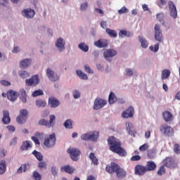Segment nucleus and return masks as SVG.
<instances>
[{
    "mask_svg": "<svg viewBox=\"0 0 180 180\" xmlns=\"http://www.w3.org/2000/svg\"><path fill=\"white\" fill-rule=\"evenodd\" d=\"M40 83V79H39V75H34L30 79H27L25 80V85L27 86H36Z\"/></svg>",
    "mask_w": 180,
    "mask_h": 180,
    "instance_id": "nucleus-7",
    "label": "nucleus"
},
{
    "mask_svg": "<svg viewBox=\"0 0 180 180\" xmlns=\"http://www.w3.org/2000/svg\"><path fill=\"white\" fill-rule=\"evenodd\" d=\"M94 45L96 47H98V49H103L109 46V42L108 39H98L94 42Z\"/></svg>",
    "mask_w": 180,
    "mask_h": 180,
    "instance_id": "nucleus-16",
    "label": "nucleus"
},
{
    "mask_svg": "<svg viewBox=\"0 0 180 180\" xmlns=\"http://www.w3.org/2000/svg\"><path fill=\"white\" fill-rule=\"evenodd\" d=\"M56 134L53 133L52 134H50L49 137L44 139V145L48 148H51V147L56 146Z\"/></svg>",
    "mask_w": 180,
    "mask_h": 180,
    "instance_id": "nucleus-4",
    "label": "nucleus"
},
{
    "mask_svg": "<svg viewBox=\"0 0 180 180\" xmlns=\"http://www.w3.org/2000/svg\"><path fill=\"white\" fill-rule=\"evenodd\" d=\"M167 0H160V3L158 4V6L160 8H163V6H165V5H167Z\"/></svg>",
    "mask_w": 180,
    "mask_h": 180,
    "instance_id": "nucleus-61",
    "label": "nucleus"
},
{
    "mask_svg": "<svg viewBox=\"0 0 180 180\" xmlns=\"http://www.w3.org/2000/svg\"><path fill=\"white\" fill-rule=\"evenodd\" d=\"M20 148L23 151H26L29 150V148H32V143L29 142L28 141H23Z\"/></svg>",
    "mask_w": 180,
    "mask_h": 180,
    "instance_id": "nucleus-29",
    "label": "nucleus"
},
{
    "mask_svg": "<svg viewBox=\"0 0 180 180\" xmlns=\"http://www.w3.org/2000/svg\"><path fill=\"white\" fill-rule=\"evenodd\" d=\"M27 169V165L26 164L22 165L17 170L18 174H22V172H26Z\"/></svg>",
    "mask_w": 180,
    "mask_h": 180,
    "instance_id": "nucleus-42",
    "label": "nucleus"
},
{
    "mask_svg": "<svg viewBox=\"0 0 180 180\" xmlns=\"http://www.w3.org/2000/svg\"><path fill=\"white\" fill-rule=\"evenodd\" d=\"M63 126L65 127V129H72V121L71 120H66Z\"/></svg>",
    "mask_w": 180,
    "mask_h": 180,
    "instance_id": "nucleus-43",
    "label": "nucleus"
},
{
    "mask_svg": "<svg viewBox=\"0 0 180 180\" xmlns=\"http://www.w3.org/2000/svg\"><path fill=\"white\" fill-rule=\"evenodd\" d=\"M139 40L143 49H147V47H148V42H147V39H146V38L142 37H139Z\"/></svg>",
    "mask_w": 180,
    "mask_h": 180,
    "instance_id": "nucleus-32",
    "label": "nucleus"
},
{
    "mask_svg": "<svg viewBox=\"0 0 180 180\" xmlns=\"http://www.w3.org/2000/svg\"><path fill=\"white\" fill-rule=\"evenodd\" d=\"M84 70H85L86 72H87L88 74L94 73V71L91 69V68L89 65H85Z\"/></svg>",
    "mask_w": 180,
    "mask_h": 180,
    "instance_id": "nucleus-58",
    "label": "nucleus"
},
{
    "mask_svg": "<svg viewBox=\"0 0 180 180\" xmlns=\"http://www.w3.org/2000/svg\"><path fill=\"white\" fill-rule=\"evenodd\" d=\"M87 8H88V3H86V2L82 4L80 6V11H86Z\"/></svg>",
    "mask_w": 180,
    "mask_h": 180,
    "instance_id": "nucleus-57",
    "label": "nucleus"
},
{
    "mask_svg": "<svg viewBox=\"0 0 180 180\" xmlns=\"http://www.w3.org/2000/svg\"><path fill=\"white\" fill-rule=\"evenodd\" d=\"M6 155V151L4 148H0V158H4Z\"/></svg>",
    "mask_w": 180,
    "mask_h": 180,
    "instance_id": "nucleus-60",
    "label": "nucleus"
},
{
    "mask_svg": "<svg viewBox=\"0 0 180 180\" xmlns=\"http://www.w3.org/2000/svg\"><path fill=\"white\" fill-rule=\"evenodd\" d=\"M47 105L45 101L44 100H37L36 101V105L38 108H44Z\"/></svg>",
    "mask_w": 180,
    "mask_h": 180,
    "instance_id": "nucleus-40",
    "label": "nucleus"
},
{
    "mask_svg": "<svg viewBox=\"0 0 180 180\" xmlns=\"http://www.w3.org/2000/svg\"><path fill=\"white\" fill-rule=\"evenodd\" d=\"M155 39L157 41H159V43H161L163 40L162 31L159 25H155Z\"/></svg>",
    "mask_w": 180,
    "mask_h": 180,
    "instance_id": "nucleus-11",
    "label": "nucleus"
},
{
    "mask_svg": "<svg viewBox=\"0 0 180 180\" xmlns=\"http://www.w3.org/2000/svg\"><path fill=\"white\" fill-rule=\"evenodd\" d=\"M163 164L167 168H170L171 169H174L176 165L175 164V160L171 157H167L163 160Z\"/></svg>",
    "mask_w": 180,
    "mask_h": 180,
    "instance_id": "nucleus-10",
    "label": "nucleus"
},
{
    "mask_svg": "<svg viewBox=\"0 0 180 180\" xmlns=\"http://www.w3.org/2000/svg\"><path fill=\"white\" fill-rule=\"evenodd\" d=\"M41 95H44L43 90L41 89H38L37 91H34L32 94V96L34 98H36V96H41Z\"/></svg>",
    "mask_w": 180,
    "mask_h": 180,
    "instance_id": "nucleus-44",
    "label": "nucleus"
},
{
    "mask_svg": "<svg viewBox=\"0 0 180 180\" xmlns=\"http://www.w3.org/2000/svg\"><path fill=\"white\" fill-rule=\"evenodd\" d=\"M19 98L22 103H26L27 102V95L26 94V91L21 89L18 93Z\"/></svg>",
    "mask_w": 180,
    "mask_h": 180,
    "instance_id": "nucleus-24",
    "label": "nucleus"
},
{
    "mask_svg": "<svg viewBox=\"0 0 180 180\" xmlns=\"http://www.w3.org/2000/svg\"><path fill=\"white\" fill-rule=\"evenodd\" d=\"M46 75L51 81H58V76L54 73V71L51 70V68H48L46 70Z\"/></svg>",
    "mask_w": 180,
    "mask_h": 180,
    "instance_id": "nucleus-19",
    "label": "nucleus"
},
{
    "mask_svg": "<svg viewBox=\"0 0 180 180\" xmlns=\"http://www.w3.org/2000/svg\"><path fill=\"white\" fill-rule=\"evenodd\" d=\"M105 171L108 172V174H115L117 178L119 179L126 178V175H127L126 170L115 162H111L110 165H107Z\"/></svg>",
    "mask_w": 180,
    "mask_h": 180,
    "instance_id": "nucleus-2",
    "label": "nucleus"
},
{
    "mask_svg": "<svg viewBox=\"0 0 180 180\" xmlns=\"http://www.w3.org/2000/svg\"><path fill=\"white\" fill-rule=\"evenodd\" d=\"M145 168L146 169V172L148 171H154L157 168V165L153 161H148Z\"/></svg>",
    "mask_w": 180,
    "mask_h": 180,
    "instance_id": "nucleus-25",
    "label": "nucleus"
},
{
    "mask_svg": "<svg viewBox=\"0 0 180 180\" xmlns=\"http://www.w3.org/2000/svg\"><path fill=\"white\" fill-rule=\"evenodd\" d=\"M68 153L70 154V157L72 161H78L79 156L81 155V150L76 148H72L68 149Z\"/></svg>",
    "mask_w": 180,
    "mask_h": 180,
    "instance_id": "nucleus-5",
    "label": "nucleus"
},
{
    "mask_svg": "<svg viewBox=\"0 0 180 180\" xmlns=\"http://www.w3.org/2000/svg\"><path fill=\"white\" fill-rule=\"evenodd\" d=\"M174 153H175V154H179L180 153V146L178 143H175L174 145Z\"/></svg>",
    "mask_w": 180,
    "mask_h": 180,
    "instance_id": "nucleus-47",
    "label": "nucleus"
},
{
    "mask_svg": "<svg viewBox=\"0 0 180 180\" xmlns=\"http://www.w3.org/2000/svg\"><path fill=\"white\" fill-rule=\"evenodd\" d=\"M116 54H117V51L113 49H106L103 52V56L108 61H110L109 58H110V57H115Z\"/></svg>",
    "mask_w": 180,
    "mask_h": 180,
    "instance_id": "nucleus-15",
    "label": "nucleus"
},
{
    "mask_svg": "<svg viewBox=\"0 0 180 180\" xmlns=\"http://www.w3.org/2000/svg\"><path fill=\"white\" fill-rule=\"evenodd\" d=\"M33 178L35 180H41V175H40L37 172H34Z\"/></svg>",
    "mask_w": 180,
    "mask_h": 180,
    "instance_id": "nucleus-50",
    "label": "nucleus"
},
{
    "mask_svg": "<svg viewBox=\"0 0 180 180\" xmlns=\"http://www.w3.org/2000/svg\"><path fill=\"white\" fill-rule=\"evenodd\" d=\"M150 50H151V51H154V53H157V51H158V49H160V44H156L155 45V46H150L149 47Z\"/></svg>",
    "mask_w": 180,
    "mask_h": 180,
    "instance_id": "nucleus-48",
    "label": "nucleus"
},
{
    "mask_svg": "<svg viewBox=\"0 0 180 180\" xmlns=\"http://www.w3.org/2000/svg\"><path fill=\"white\" fill-rule=\"evenodd\" d=\"M22 14L24 18H26L27 19H33L36 13L34 12V10L32 8H26L22 11Z\"/></svg>",
    "mask_w": 180,
    "mask_h": 180,
    "instance_id": "nucleus-12",
    "label": "nucleus"
},
{
    "mask_svg": "<svg viewBox=\"0 0 180 180\" xmlns=\"http://www.w3.org/2000/svg\"><path fill=\"white\" fill-rule=\"evenodd\" d=\"M19 75L21 78H27V77H29V73L24 70L21 71Z\"/></svg>",
    "mask_w": 180,
    "mask_h": 180,
    "instance_id": "nucleus-53",
    "label": "nucleus"
},
{
    "mask_svg": "<svg viewBox=\"0 0 180 180\" xmlns=\"http://www.w3.org/2000/svg\"><path fill=\"white\" fill-rule=\"evenodd\" d=\"M55 122L56 115H51L49 116V121L45 119H42L39 120V124H40V126H46V127L50 129V127H54Z\"/></svg>",
    "mask_w": 180,
    "mask_h": 180,
    "instance_id": "nucleus-3",
    "label": "nucleus"
},
{
    "mask_svg": "<svg viewBox=\"0 0 180 180\" xmlns=\"http://www.w3.org/2000/svg\"><path fill=\"white\" fill-rule=\"evenodd\" d=\"M77 75L79 78H81V79H88V75L82 72L81 70H77Z\"/></svg>",
    "mask_w": 180,
    "mask_h": 180,
    "instance_id": "nucleus-41",
    "label": "nucleus"
},
{
    "mask_svg": "<svg viewBox=\"0 0 180 180\" xmlns=\"http://www.w3.org/2000/svg\"><path fill=\"white\" fill-rule=\"evenodd\" d=\"M127 77H131L133 75V70L130 68L126 69Z\"/></svg>",
    "mask_w": 180,
    "mask_h": 180,
    "instance_id": "nucleus-62",
    "label": "nucleus"
},
{
    "mask_svg": "<svg viewBox=\"0 0 180 180\" xmlns=\"http://www.w3.org/2000/svg\"><path fill=\"white\" fill-rule=\"evenodd\" d=\"M32 155H34L38 161H43V155L41 154V153L34 150L32 152Z\"/></svg>",
    "mask_w": 180,
    "mask_h": 180,
    "instance_id": "nucleus-35",
    "label": "nucleus"
},
{
    "mask_svg": "<svg viewBox=\"0 0 180 180\" xmlns=\"http://www.w3.org/2000/svg\"><path fill=\"white\" fill-rule=\"evenodd\" d=\"M108 144L110 146V150L112 153H116V154L121 157H126L127 155V152H126L124 148H122V143L115 136H110L108 139Z\"/></svg>",
    "mask_w": 180,
    "mask_h": 180,
    "instance_id": "nucleus-1",
    "label": "nucleus"
},
{
    "mask_svg": "<svg viewBox=\"0 0 180 180\" xmlns=\"http://www.w3.org/2000/svg\"><path fill=\"white\" fill-rule=\"evenodd\" d=\"M141 160V156L136 155L131 158V161H140Z\"/></svg>",
    "mask_w": 180,
    "mask_h": 180,
    "instance_id": "nucleus-56",
    "label": "nucleus"
},
{
    "mask_svg": "<svg viewBox=\"0 0 180 180\" xmlns=\"http://www.w3.org/2000/svg\"><path fill=\"white\" fill-rule=\"evenodd\" d=\"M0 84L3 85L4 86H11V82L6 81V80H1Z\"/></svg>",
    "mask_w": 180,
    "mask_h": 180,
    "instance_id": "nucleus-59",
    "label": "nucleus"
},
{
    "mask_svg": "<svg viewBox=\"0 0 180 180\" xmlns=\"http://www.w3.org/2000/svg\"><path fill=\"white\" fill-rule=\"evenodd\" d=\"M60 171L62 172H66V174H70V175H72V174L75 172V168L71 167L70 165H67L65 166H62L60 168Z\"/></svg>",
    "mask_w": 180,
    "mask_h": 180,
    "instance_id": "nucleus-20",
    "label": "nucleus"
},
{
    "mask_svg": "<svg viewBox=\"0 0 180 180\" xmlns=\"http://www.w3.org/2000/svg\"><path fill=\"white\" fill-rule=\"evenodd\" d=\"M134 115V108L132 106L129 107L127 110L123 111L122 116L124 119H129V117H133Z\"/></svg>",
    "mask_w": 180,
    "mask_h": 180,
    "instance_id": "nucleus-14",
    "label": "nucleus"
},
{
    "mask_svg": "<svg viewBox=\"0 0 180 180\" xmlns=\"http://www.w3.org/2000/svg\"><path fill=\"white\" fill-rule=\"evenodd\" d=\"M56 46L60 51L65 50V41H64V39L62 38L58 39L57 41L56 42Z\"/></svg>",
    "mask_w": 180,
    "mask_h": 180,
    "instance_id": "nucleus-22",
    "label": "nucleus"
},
{
    "mask_svg": "<svg viewBox=\"0 0 180 180\" xmlns=\"http://www.w3.org/2000/svg\"><path fill=\"white\" fill-rule=\"evenodd\" d=\"M170 75H171V71H169V70L168 69H165L162 71L161 78L162 80L167 79V78H168Z\"/></svg>",
    "mask_w": 180,
    "mask_h": 180,
    "instance_id": "nucleus-33",
    "label": "nucleus"
},
{
    "mask_svg": "<svg viewBox=\"0 0 180 180\" xmlns=\"http://www.w3.org/2000/svg\"><path fill=\"white\" fill-rule=\"evenodd\" d=\"M78 47L82 51H84V53H86L89 50V47L85 44V43H81L78 45Z\"/></svg>",
    "mask_w": 180,
    "mask_h": 180,
    "instance_id": "nucleus-38",
    "label": "nucleus"
},
{
    "mask_svg": "<svg viewBox=\"0 0 180 180\" xmlns=\"http://www.w3.org/2000/svg\"><path fill=\"white\" fill-rule=\"evenodd\" d=\"M38 167L41 171V169H46L47 168V163L44 161L41 162L39 163Z\"/></svg>",
    "mask_w": 180,
    "mask_h": 180,
    "instance_id": "nucleus-46",
    "label": "nucleus"
},
{
    "mask_svg": "<svg viewBox=\"0 0 180 180\" xmlns=\"http://www.w3.org/2000/svg\"><path fill=\"white\" fill-rule=\"evenodd\" d=\"M27 110L23 109L20 111V115L17 117L16 120L18 123L22 124L26 122V119H27Z\"/></svg>",
    "mask_w": 180,
    "mask_h": 180,
    "instance_id": "nucleus-8",
    "label": "nucleus"
},
{
    "mask_svg": "<svg viewBox=\"0 0 180 180\" xmlns=\"http://www.w3.org/2000/svg\"><path fill=\"white\" fill-rule=\"evenodd\" d=\"M162 117L165 122H171L172 120V114L168 111H165L162 113Z\"/></svg>",
    "mask_w": 180,
    "mask_h": 180,
    "instance_id": "nucleus-28",
    "label": "nucleus"
},
{
    "mask_svg": "<svg viewBox=\"0 0 180 180\" xmlns=\"http://www.w3.org/2000/svg\"><path fill=\"white\" fill-rule=\"evenodd\" d=\"M155 155V152L154 150H148V157L152 160V158H154Z\"/></svg>",
    "mask_w": 180,
    "mask_h": 180,
    "instance_id": "nucleus-49",
    "label": "nucleus"
},
{
    "mask_svg": "<svg viewBox=\"0 0 180 180\" xmlns=\"http://www.w3.org/2000/svg\"><path fill=\"white\" fill-rule=\"evenodd\" d=\"M127 12H129V9H127V8L124 6L118 11V13H120V15H123V13H127Z\"/></svg>",
    "mask_w": 180,
    "mask_h": 180,
    "instance_id": "nucleus-52",
    "label": "nucleus"
},
{
    "mask_svg": "<svg viewBox=\"0 0 180 180\" xmlns=\"http://www.w3.org/2000/svg\"><path fill=\"white\" fill-rule=\"evenodd\" d=\"M163 174H165V168L164 167V165L161 166L158 171V174L160 176L162 175Z\"/></svg>",
    "mask_w": 180,
    "mask_h": 180,
    "instance_id": "nucleus-54",
    "label": "nucleus"
},
{
    "mask_svg": "<svg viewBox=\"0 0 180 180\" xmlns=\"http://www.w3.org/2000/svg\"><path fill=\"white\" fill-rule=\"evenodd\" d=\"M51 173L53 176H56V175H57V169L56 168V167H51Z\"/></svg>",
    "mask_w": 180,
    "mask_h": 180,
    "instance_id": "nucleus-64",
    "label": "nucleus"
},
{
    "mask_svg": "<svg viewBox=\"0 0 180 180\" xmlns=\"http://www.w3.org/2000/svg\"><path fill=\"white\" fill-rule=\"evenodd\" d=\"M160 130L162 134L171 137L174 134V128L168 126L167 124H163L160 126Z\"/></svg>",
    "mask_w": 180,
    "mask_h": 180,
    "instance_id": "nucleus-6",
    "label": "nucleus"
},
{
    "mask_svg": "<svg viewBox=\"0 0 180 180\" xmlns=\"http://www.w3.org/2000/svg\"><path fill=\"white\" fill-rule=\"evenodd\" d=\"M89 158L93 162V164H94V165H98V158H96V156H95V153H91L89 155Z\"/></svg>",
    "mask_w": 180,
    "mask_h": 180,
    "instance_id": "nucleus-37",
    "label": "nucleus"
},
{
    "mask_svg": "<svg viewBox=\"0 0 180 180\" xmlns=\"http://www.w3.org/2000/svg\"><path fill=\"white\" fill-rule=\"evenodd\" d=\"M105 32L110 37H117V32L115 30H110V28H106Z\"/></svg>",
    "mask_w": 180,
    "mask_h": 180,
    "instance_id": "nucleus-34",
    "label": "nucleus"
},
{
    "mask_svg": "<svg viewBox=\"0 0 180 180\" xmlns=\"http://www.w3.org/2000/svg\"><path fill=\"white\" fill-rule=\"evenodd\" d=\"M49 105L51 108H58L60 106V101L56 99V97H51L49 98Z\"/></svg>",
    "mask_w": 180,
    "mask_h": 180,
    "instance_id": "nucleus-21",
    "label": "nucleus"
},
{
    "mask_svg": "<svg viewBox=\"0 0 180 180\" xmlns=\"http://www.w3.org/2000/svg\"><path fill=\"white\" fill-rule=\"evenodd\" d=\"M6 172V162L4 160L0 162V175H4Z\"/></svg>",
    "mask_w": 180,
    "mask_h": 180,
    "instance_id": "nucleus-31",
    "label": "nucleus"
},
{
    "mask_svg": "<svg viewBox=\"0 0 180 180\" xmlns=\"http://www.w3.org/2000/svg\"><path fill=\"white\" fill-rule=\"evenodd\" d=\"M146 150H148V143H144L139 147L140 151H146Z\"/></svg>",
    "mask_w": 180,
    "mask_h": 180,
    "instance_id": "nucleus-55",
    "label": "nucleus"
},
{
    "mask_svg": "<svg viewBox=\"0 0 180 180\" xmlns=\"http://www.w3.org/2000/svg\"><path fill=\"white\" fill-rule=\"evenodd\" d=\"M72 95L75 99H78V98L81 96V93H79L78 90H75L72 92Z\"/></svg>",
    "mask_w": 180,
    "mask_h": 180,
    "instance_id": "nucleus-51",
    "label": "nucleus"
},
{
    "mask_svg": "<svg viewBox=\"0 0 180 180\" xmlns=\"http://www.w3.org/2000/svg\"><path fill=\"white\" fill-rule=\"evenodd\" d=\"M156 18L160 23L162 25H165V22L164 21V13H160L157 14Z\"/></svg>",
    "mask_w": 180,
    "mask_h": 180,
    "instance_id": "nucleus-39",
    "label": "nucleus"
},
{
    "mask_svg": "<svg viewBox=\"0 0 180 180\" xmlns=\"http://www.w3.org/2000/svg\"><path fill=\"white\" fill-rule=\"evenodd\" d=\"M116 101H117L116 95L115 94V93L111 91L108 96V103H110V105H113V103H115Z\"/></svg>",
    "mask_w": 180,
    "mask_h": 180,
    "instance_id": "nucleus-30",
    "label": "nucleus"
},
{
    "mask_svg": "<svg viewBox=\"0 0 180 180\" xmlns=\"http://www.w3.org/2000/svg\"><path fill=\"white\" fill-rule=\"evenodd\" d=\"M81 139L84 141H90L89 132L82 134L81 136Z\"/></svg>",
    "mask_w": 180,
    "mask_h": 180,
    "instance_id": "nucleus-45",
    "label": "nucleus"
},
{
    "mask_svg": "<svg viewBox=\"0 0 180 180\" xmlns=\"http://www.w3.org/2000/svg\"><path fill=\"white\" fill-rule=\"evenodd\" d=\"M90 141H98V139H99V132L97 131H93L89 132Z\"/></svg>",
    "mask_w": 180,
    "mask_h": 180,
    "instance_id": "nucleus-27",
    "label": "nucleus"
},
{
    "mask_svg": "<svg viewBox=\"0 0 180 180\" xmlns=\"http://www.w3.org/2000/svg\"><path fill=\"white\" fill-rule=\"evenodd\" d=\"M119 36L120 37H130V36H131V33L130 32H127L124 30H122L120 32H119Z\"/></svg>",
    "mask_w": 180,
    "mask_h": 180,
    "instance_id": "nucleus-36",
    "label": "nucleus"
},
{
    "mask_svg": "<svg viewBox=\"0 0 180 180\" xmlns=\"http://www.w3.org/2000/svg\"><path fill=\"white\" fill-rule=\"evenodd\" d=\"M135 174L136 175H143L147 172V169H146V167L141 165H137L135 167Z\"/></svg>",
    "mask_w": 180,
    "mask_h": 180,
    "instance_id": "nucleus-18",
    "label": "nucleus"
},
{
    "mask_svg": "<svg viewBox=\"0 0 180 180\" xmlns=\"http://www.w3.org/2000/svg\"><path fill=\"white\" fill-rule=\"evenodd\" d=\"M168 5L170 16H172L173 19H176V16H178V11H176V6H175V4L173 3V1H169L168 2Z\"/></svg>",
    "mask_w": 180,
    "mask_h": 180,
    "instance_id": "nucleus-9",
    "label": "nucleus"
},
{
    "mask_svg": "<svg viewBox=\"0 0 180 180\" xmlns=\"http://www.w3.org/2000/svg\"><path fill=\"white\" fill-rule=\"evenodd\" d=\"M30 64H32V60L27 58V59H23L20 62V68H27V67L30 66Z\"/></svg>",
    "mask_w": 180,
    "mask_h": 180,
    "instance_id": "nucleus-26",
    "label": "nucleus"
},
{
    "mask_svg": "<svg viewBox=\"0 0 180 180\" xmlns=\"http://www.w3.org/2000/svg\"><path fill=\"white\" fill-rule=\"evenodd\" d=\"M107 101L106 100H103L102 98H96L94 101V109L95 110H98V109H101L106 105Z\"/></svg>",
    "mask_w": 180,
    "mask_h": 180,
    "instance_id": "nucleus-13",
    "label": "nucleus"
},
{
    "mask_svg": "<svg viewBox=\"0 0 180 180\" xmlns=\"http://www.w3.org/2000/svg\"><path fill=\"white\" fill-rule=\"evenodd\" d=\"M7 98L11 102H13L18 99V92L13 90H8L6 93Z\"/></svg>",
    "mask_w": 180,
    "mask_h": 180,
    "instance_id": "nucleus-17",
    "label": "nucleus"
},
{
    "mask_svg": "<svg viewBox=\"0 0 180 180\" xmlns=\"http://www.w3.org/2000/svg\"><path fill=\"white\" fill-rule=\"evenodd\" d=\"M1 122H3L4 124H9V123H11V117H9V111H3V118L1 120Z\"/></svg>",
    "mask_w": 180,
    "mask_h": 180,
    "instance_id": "nucleus-23",
    "label": "nucleus"
},
{
    "mask_svg": "<svg viewBox=\"0 0 180 180\" xmlns=\"http://www.w3.org/2000/svg\"><path fill=\"white\" fill-rule=\"evenodd\" d=\"M18 143V137H14L10 142V146H15Z\"/></svg>",
    "mask_w": 180,
    "mask_h": 180,
    "instance_id": "nucleus-63",
    "label": "nucleus"
}]
</instances>
